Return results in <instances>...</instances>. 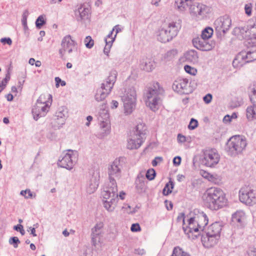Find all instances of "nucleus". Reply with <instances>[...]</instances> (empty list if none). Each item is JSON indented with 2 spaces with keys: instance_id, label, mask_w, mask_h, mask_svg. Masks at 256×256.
<instances>
[{
  "instance_id": "nucleus-1",
  "label": "nucleus",
  "mask_w": 256,
  "mask_h": 256,
  "mask_svg": "<svg viewBox=\"0 0 256 256\" xmlns=\"http://www.w3.org/2000/svg\"><path fill=\"white\" fill-rule=\"evenodd\" d=\"M117 74L118 73L116 70H112L108 78L102 84L101 87L97 90L95 95V100L97 102H103L98 116V120L100 122V128L102 130V136H107L110 133V129L109 114L105 108L106 102L104 100L114 86Z\"/></svg>"
},
{
  "instance_id": "nucleus-2",
  "label": "nucleus",
  "mask_w": 256,
  "mask_h": 256,
  "mask_svg": "<svg viewBox=\"0 0 256 256\" xmlns=\"http://www.w3.org/2000/svg\"><path fill=\"white\" fill-rule=\"evenodd\" d=\"M193 216L188 219V226H184L183 230L190 239L194 240L200 236L208 222L206 214L203 212L194 210Z\"/></svg>"
},
{
  "instance_id": "nucleus-3",
  "label": "nucleus",
  "mask_w": 256,
  "mask_h": 256,
  "mask_svg": "<svg viewBox=\"0 0 256 256\" xmlns=\"http://www.w3.org/2000/svg\"><path fill=\"white\" fill-rule=\"evenodd\" d=\"M256 33L248 38L245 44L246 50L238 53L232 62L234 67L239 68L244 64L256 60Z\"/></svg>"
},
{
  "instance_id": "nucleus-4",
  "label": "nucleus",
  "mask_w": 256,
  "mask_h": 256,
  "mask_svg": "<svg viewBox=\"0 0 256 256\" xmlns=\"http://www.w3.org/2000/svg\"><path fill=\"white\" fill-rule=\"evenodd\" d=\"M204 200L211 209L218 210L224 206V194L217 188H208L204 194Z\"/></svg>"
},
{
  "instance_id": "nucleus-5",
  "label": "nucleus",
  "mask_w": 256,
  "mask_h": 256,
  "mask_svg": "<svg viewBox=\"0 0 256 256\" xmlns=\"http://www.w3.org/2000/svg\"><path fill=\"white\" fill-rule=\"evenodd\" d=\"M164 90L158 82H154L150 86L146 94V104L150 110L156 112L161 103V96Z\"/></svg>"
},
{
  "instance_id": "nucleus-6",
  "label": "nucleus",
  "mask_w": 256,
  "mask_h": 256,
  "mask_svg": "<svg viewBox=\"0 0 256 256\" xmlns=\"http://www.w3.org/2000/svg\"><path fill=\"white\" fill-rule=\"evenodd\" d=\"M246 146V140L244 136H233L226 142V152L228 155L236 157L242 154Z\"/></svg>"
},
{
  "instance_id": "nucleus-7",
  "label": "nucleus",
  "mask_w": 256,
  "mask_h": 256,
  "mask_svg": "<svg viewBox=\"0 0 256 256\" xmlns=\"http://www.w3.org/2000/svg\"><path fill=\"white\" fill-rule=\"evenodd\" d=\"M122 100L123 102L124 114L126 115L131 114L136 106V92L135 88L130 86L126 88L122 96Z\"/></svg>"
},
{
  "instance_id": "nucleus-8",
  "label": "nucleus",
  "mask_w": 256,
  "mask_h": 256,
  "mask_svg": "<svg viewBox=\"0 0 256 256\" xmlns=\"http://www.w3.org/2000/svg\"><path fill=\"white\" fill-rule=\"evenodd\" d=\"M78 156L77 151L68 150L66 153H63L60 158L58 164L67 170H72L77 162Z\"/></svg>"
},
{
  "instance_id": "nucleus-9",
  "label": "nucleus",
  "mask_w": 256,
  "mask_h": 256,
  "mask_svg": "<svg viewBox=\"0 0 256 256\" xmlns=\"http://www.w3.org/2000/svg\"><path fill=\"white\" fill-rule=\"evenodd\" d=\"M60 46L61 48H60L58 52L62 58H63L66 54H70L77 51L76 42L69 34L63 38Z\"/></svg>"
},
{
  "instance_id": "nucleus-10",
  "label": "nucleus",
  "mask_w": 256,
  "mask_h": 256,
  "mask_svg": "<svg viewBox=\"0 0 256 256\" xmlns=\"http://www.w3.org/2000/svg\"><path fill=\"white\" fill-rule=\"evenodd\" d=\"M219 160V155L214 149L204 150L203 154L200 158L202 164L210 168L216 164L218 162Z\"/></svg>"
},
{
  "instance_id": "nucleus-11",
  "label": "nucleus",
  "mask_w": 256,
  "mask_h": 256,
  "mask_svg": "<svg viewBox=\"0 0 256 256\" xmlns=\"http://www.w3.org/2000/svg\"><path fill=\"white\" fill-rule=\"evenodd\" d=\"M239 200L246 205H252L256 202V194L248 186L242 187L239 191Z\"/></svg>"
},
{
  "instance_id": "nucleus-12",
  "label": "nucleus",
  "mask_w": 256,
  "mask_h": 256,
  "mask_svg": "<svg viewBox=\"0 0 256 256\" xmlns=\"http://www.w3.org/2000/svg\"><path fill=\"white\" fill-rule=\"evenodd\" d=\"M172 89L178 93L188 94L192 92V88L190 86V83L187 78H179L176 80L172 86Z\"/></svg>"
},
{
  "instance_id": "nucleus-13",
  "label": "nucleus",
  "mask_w": 256,
  "mask_h": 256,
  "mask_svg": "<svg viewBox=\"0 0 256 256\" xmlns=\"http://www.w3.org/2000/svg\"><path fill=\"white\" fill-rule=\"evenodd\" d=\"M189 8L190 14L194 16L202 18L210 10L208 7L202 4L192 2L186 8Z\"/></svg>"
},
{
  "instance_id": "nucleus-14",
  "label": "nucleus",
  "mask_w": 256,
  "mask_h": 256,
  "mask_svg": "<svg viewBox=\"0 0 256 256\" xmlns=\"http://www.w3.org/2000/svg\"><path fill=\"white\" fill-rule=\"evenodd\" d=\"M246 216L245 212L238 210L232 214L230 223L238 228H243L246 224Z\"/></svg>"
},
{
  "instance_id": "nucleus-15",
  "label": "nucleus",
  "mask_w": 256,
  "mask_h": 256,
  "mask_svg": "<svg viewBox=\"0 0 256 256\" xmlns=\"http://www.w3.org/2000/svg\"><path fill=\"white\" fill-rule=\"evenodd\" d=\"M122 165L119 160H115L108 168V174L109 182L116 183V178L120 177L121 174Z\"/></svg>"
},
{
  "instance_id": "nucleus-16",
  "label": "nucleus",
  "mask_w": 256,
  "mask_h": 256,
  "mask_svg": "<svg viewBox=\"0 0 256 256\" xmlns=\"http://www.w3.org/2000/svg\"><path fill=\"white\" fill-rule=\"evenodd\" d=\"M116 196V198L118 197V188L116 183L109 182L107 186L104 188V191L102 192V196L104 199L106 200H110L111 198H114L112 196Z\"/></svg>"
},
{
  "instance_id": "nucleus-17",
  "label": "nucleus",
  "mask_w": 256,
  "mask_h": 256,
  "mask_svg": "<svg viewBox=\"0 0 256 256\" xmlns=\"http://www.w3.org/2000/svg\"><path fill=\"white\" fill-rule=\"evenodd\" d=\"M99 172L94 171L87 183L86 190L88 194H92L97 189L99 184Z\"/></svg>"
},
{
  "instance_id": "nucleus-18",
  "label": "nucleus",
  "mask_w": 256,
  "mask_h": 256,
  "mask_svg": "<svg viewBox=\"0 0 256 256\" xmlns=\"http://www.w3.org/2000/svg\"><path fill=\"white\" fill-rule=\"evenodd\" d=\"M220 238V236H213L210 233L206 232V234L202 235L201 240L204 246L210 248L214 246L218 243Z\"/></svg>"
},
{
  "instance_id": "nucleus-19",
  "label": "nucleus",
  "mask_w": 256,
  "mask_h": 256,
  "mask_svg": "<svg viewBox=\"0 0 256 256\" xmlns=\"http://www.w3.org/2000/svg\"><path fill=\"white\" fill-rule=\"evenodd\" d=\"M90 10L84 4H80L75 10V16L78 22H84L90 18Z\"/></svg>"
},
{
  "instance_id": "nucleus-20",
  "label": "nucleus",
  "mask_w": 256,
  "mask_h": 256,
  "mask_svg": "<svg viewBox=\"0 0 256 256\" xmlns=\"http://www.w3.org/2000/svg\"><path fill=\"white\" fill-rule=\"evenodd\" d=\"M207 40H204L201 37H196L193 38L192 42L194 46L198 50L202 51H208L212 50V45L208 42Z\"/></svg>"
},
{
  "instance_id": "nucleus-21",
  "label": "nucleus",
  "mask_w": 256,
  "mask_h": 256,
  "mask_svg": "<svg viewBox=\"0 0 256 256\" xmlns=\"http://www.w3.org/2000/svg\"><path fill=\"white\" fill-rule=\"evenodd\" d=\"M49 110L46 106H42L36 104L32 108V114L34 118L37 120L41 117L44 116Z\"/></svg>"
},
{
  "instance_id": "nucleus-22",
  "label": "nucleus",
  "mask_w": 256,
  "mask_h": 256,
  "mask_svg": "<svg viewBox=\"0 0 256 256\" xmlns=\"http://www.w3.org/2000/svg\"><path fill=\"white\" fill-rule=\"evenodd\" d=\"M244 32L245 34L244 37L245 38H248L252 36H255L256 34V18L254 20H249L246 27L240 30V32L242 34H244Z\"/></svg>"
},
{
  "instance_id": "nucleus-23",
  "label": "nucleus",
  "mask_w": 256,
  "mask_h": 256,
  "mask_svg": "<svg viewBox=\"0 0 256 256\" xmlns=\"http://www.w3.org/2000/svg\"><path fill=\"white\" fill-rule=\"evenodd\" d=\"M104 226L102 222L96 224L94 228L92 229V242L94 246H96L98 242L100 241L99 236L102 232Z\"/></svg>"
},
{
  "instance_id": "nucleus-24",
  "label": "nucleus",
  "mask_w": 256,
  "mask_h": 256,
  "mask_svg": "<svg viewBox=\"0 0 256 256\" xmlns=\"http://www.w3.org/2000/svg\"><path fill=\"white\" fill-rule=\"evenodd\" d=\"M144 140L134 134L128 140L127 148L129 150H134L139 148Z\"/></svg>"
},
{
  "instance_id": "nucleus-25",
  "label": "nucleus",
  "mask_w": 256,
  "mask_h": 256,
  "mask_svg": "<svg viewBox=\"0 0 256 256\" xmlns=\"http://www.w3.org/2000/svg\"><path fill=\"white\" fill-rule=\"evenodd\" d=\"M52 102V96L49 94H42L36 101V104L46 106L47 108H50Z\"/></svg>"
},
{
  "instance_id": "nucleus-26",
  "label": "nucleus",
  "mask_w": 256,
  "mask_h": 256,
  "mask_svg": "<svg viewBox=\"0 0 256 256\" xmlns=\"http://www.w3.org/2000/svg\"><path fill=\"white\" fill-rule=\"evenodd\" d=\"M173 38L169 34L164 28H162L157 36V39L162 42L166 43L171 40Z\"/></svg>"
},
{
  "instance_id": "nucleus-27",
  "label": "nucleus",
  "mask_w": 256,
  "mask_h": 256,
  "mask_svg": "<svg viewBox=\"0 0 256 256\" xmlns=\"http://www.w3.org/2000/svg\"><path fill=\"white\" fill-rule=\"evenodd\" d=\"M140 68L146 71H152L156 66L155 62L149 58L143 59L140 64Z\"/></svg>"
},
{
  "instance_id": "nucleus-28",
  "label": "nucleus",
  "mask_w": 256,
  "mask_h": 256,
  "mask_svg": "<svg viewBox=\"0 0 256 256\" xmlns=\"http://www.w3.org/2000/svg\"><path fill=\"white\" fill-rule=\"evenodd\" d=\"M146 126L143 123L138 124L136 128V130L134 134L144 140L146 138Z\"/></svg>"
},
{
  "instance_id": "nucleus-29",
  "label": "nucleus",
  "mask_w": 256,
  "mask_h": 256,
  "mask_svg": "<svg viewBox=\"0 0 256 256\" xmlns=\"http://www.w3.org/2000/svg\"><path fill=\"white\" fill-rule=\"evenodd\" d=\"M112 196H114V198H111L110 200H104V206L106 209L110 212L114 211L118 200V198H116V196L113 195Z\"/></svg>"
},
{
  "instance_id": "nucleus-30",
  "label": "nucleus",
  "mask_w": 256,
  "mask_h": 256,
  "mask_svg": "<svg viewBox=\"0 0 256 256\" xmlns=\"http://www.w3.org/2000/svg\"><path fill=\"white\" fill-rule=\"evenodd\" d=\"M216 32L218 35L224 34V18H218L214 22Z\"/></svg>"
},
{
  "instance_id": "nucleus-31",
  "label": "nucleus",
  "mask_w": 256,
  "mask_h": 256,
  "mask_svg": "<svg viewBox=\"0 0 256 256\" xmlns=\"http://www.w3.org/2000/svg\"><path fill=\"white\" fill-rule=\"evenodd\" d=\"M222 230V226L218 222H216L212 224L208 228V231L207 233H210L213 236H220V233Z\"/></svg>"
},
{
  "instance_id": "nucleus-32",
  "label": "nucleus",
  "mask_w": 256,
  "mask_h": 256,
  "mask_svg": "<svg viewBox=\"0 0 256 256\" xmlns=\"http://www.w3.org/2000/svg\"><path fill=\"white\" fill-rule=\"evenodd\" d=\"M192 1L193 0H176L175 6L179 10L183 12L192 2Z\"/></svg>"
},
{
  "instance_id": "nucleus-33",
  "label": "nucleus",
  "mask_w": 256,
  "mask_h": 256,
  "mask_svg": "<svg viewBox=\"0 0 256 256\" xmlns=\"http://www.w3.org/2000/svg\"><path fill=\"white\" fill-rule=\"evenodd\" d=\"M168 30L169 34H170L172 38L176 36L178 32V28L174 22H171L164 28Z\"/></svg>"
},
{
  "instance_id": "nucleus-34",
  "label": "nucleus",
  "mask_w": 256,
  "mask_h": 256,
  "mask_svg": "<svg viewBox=\"0 0 256 256\" xmlns=\"http://www.w3.org/2000/svg\"><path fill=\"white\" fill-rule=\"evenodd\" d=\"M248 120L250 121L256 119V104L248 106L246 110Z\"/></svg>"
},
{
  "instance_id": "nucleus-35",
  "label": "nucleus",
  "mask_w": 256,
  "mask_h": 256,
  "mask_svg": "<svg viewBox=\"0 0 256 256\" xmlns=\"http://www.w3.org/2000/svg\"><path fill=\"white\" fill-rule=\"evenodd\" d=\"M67 110L64 107H61L56 112V117L60 119V123L65 124L66 118Z\"/></svg>"
},
{
  "instance_id": "nucleus-36",
  "label": "nucleus",
  "mask_w": 256,
  "mask_h": 256,
  "mask_svg": "<svg viewBox=\"0 0 256 256\" xmlns=\"http://www.w3.org/2000/svg\"><path fill=\"white\" fill-rule=\"evenodd\" d=\"M228 100H230L228 103V106L232 108H234L240 106L242 103V99L236 96L232 97L228 96Z\"/></svg>"
},
{
  "instance_id": "nucleus-37",
  "label": "nucleus",
  "mask_w": 256,
  "mask_h": 256,
  "mask_svg": "<svg viewBox=\"0 0 256 256\" xmlns=\"http://www.w3.org/2000/svg\"><path fill=\"white\" fill-rule=\"evenodd\" d=\"M214 33V30L210 26H206L202 31L200 36L204 40H208L212 38Z\"/></svg>"
},
{
  "instance_id": "nucleus-38",
  "label": "nucleus",
  "mask_w": 256,
  "mask_h": 256,
  "mask_svg": "<svg viewBox=\"0 0 256 256\" xmlns=\"http://www.w3.org/2000/svg\"><path fill=\"white\" fill-rule=\"evenodd\" d=\"M186 59L194 63L198 61V57L196 51L194 50L188 52L186 56Z\"/></svg>"
},
{
  "instance_id": "nucleus-39",
  "label": "nucleus",
  "mask_w": 256,
  "mask_h": 256,
  "mask_svg": "<svg viewBox=\"0 0 256 256\" xmlns=\"http://www.w3.org/2000/svg\"><path fill=\"white\" fill-rule=\"evenodd\" d=\"M144 178L142 175H138L136 180V187L137 190H142L145 186Z\"/></svg>"
},
{
  "instance_id": "nucleus-40",
  "label": "nucleus",
  "mask_w": 256,
  "mask_h": 256,
  "mask_svg": "<svg viewBox=\"0 0 256 256\" xmlns=\"http://www.w3.org/2000/svg\"><path fill=\"white\" fill-rule=\"evenodd\" d=\"M178 54V50L176 48L172 49L168 51L164 56L165 61H170L172 60Z\"/></svg>"
},
{
  "instance_id": "nucleus-41",
  "label": "nucleus",
  "mask_w": 256,
  "mask_h": 256,
  "mask_svg": "<svg viewBox=\"0 0 256 256\" xmlns=\"http://www.w3.org/2000/svg\"><path fill=\"white\" fill-rule=\"evenodd\" d=\"M170 256H190V255L187 252H184L182 248L176 246L173 249Z\"/></svg>"
},
{
  "instance_id": "nucleus-42",
  "label": "nucleus",
  "mask_w": 256,
  "mask_h": 256,
  "mask_svg": "<svg viewBox=\"0 0 256 256\" xmlns=\"http://www.w3.org/2000/svg\"><path fill=\"white\" fill-rule=\"evenodd\" d=\"M174 186V182L170 180L168 183H167L166 184L164 188L163 189V194L165 196L168 195L170 194L172 192Z\"/></svg>"
},
{
  "instance_id": "nucleus-43",
  "label": "nucleus",
  "mask_w": 256,
  "mask_h": 256,
  "mask_svg": "<svg viewBox=\"0 0 256 256\" xmlns=\"http://www.w3.org/2000/svg\"><path fill=\"white\" fill-rule=\"evenodd\" d=\"M104 40L106 42V46L104 49V52L108 55L110 52L112 43L114 41V38H111L110 40Z\"/></svg>"
},
{
  "instance_id": "nucleus-44",
  "label": "nucleus",
  "mask_w": 256,
  "mask_h": 256,
  "mask_svg": "<svg viewBox=\"0 0 256 256\" xmlns=\"http://www.w3.org/2000/svg\"><path fill=\"white\" fill-rule=\"evenodd\" d=\"M252 94L250 96V99L254 105L256 104V85H254L252 88H250Z\"/></svg>"
},
{
  "instance_id": "nucleus-45",
  "label": "nucleus",
  "mask_w": 256,
  "mask_h": 256,
  "mask_svg": "<svg viewBox=\"0 0 256 256\" xmlns=\"http://www.w3.org/2000/svg\"><path fill=\"white\" fill-rule=\"evenodd\" d=\"M46 22L44 19V16H40L36 21V25L38 28H40L43 25L46 24Z\"/></svg>"
},
{
  "instance_id": "nucleus-46",
  "label": "nucleus",
  "mask_w": 256,
  "mask_h": 256,
  "mask_svg": "<svg viewBox=\"0 0 256 256\" xmlns=\"http://www.w3.org/2000/svg\"><path fill=\"white\" fill-rule=\"evenodd\" d=\"M156 175V172L154 169L151 168L149 169L146 174V178L150 180H153Z\"/></svg>"
},
{
  "instance_id": "nucleus-47",
  "label": "nucleus",
  "mask_w": 256,
  "mask_h": 256,
  "mask_svg": "<svg viewBox=\"0 0 256 256\" xmlns=\"http://www.w3.org/2000/svg\"><path fill=\"white\" fill-rule=\"evenodd\" d=\"M51 124H52V126L54 129H60L64 124H61V123H60V119H58V118H55L54 119L52 120Z\"/></svg>"
},
{
  "instance_id": "nucleus-48",
  "label": "nucleus",
  "mask_w": 256,
  "mask_h": 256,
  "mask_svg": "<svg viewBox=\"0 0 256 256\" xmlns=\"http://www.w3.org/2000/svg\"><path fill=\"white\" fill-rule=\"evenodd\" d=\"M84 42L86 46L88 48H91L94 44V41L90 36H87Z\"/></svg>"
},
{
  "instance_id": "nucleus-49",
  "label": "nucleus",
  "mask_w": 256,
  "mask_h": 256,
  "mask_svg": "<svg viewBox=\"0 0 256 256\" xmlns=\"http://www.w3.org/2000/svg\"><path fill=\"white\" fill-rule=\"evenodd\" d=\"M10 244L12 245L14 248L18 247V244H20V242L16 236L12 237L9 239Z\"/></svg>"
},
{
  "instance_id": "nucleus-50",
  "label": "nucleus",
  "mask_w": 256,
  "mask_h": 256,
  "mask_svg": "<svg viewBox=\"0 0 256 256\" xmlns=\"http://www.w3.org/2000/svg\"><path fill=\"white\" fill-rule=\"evenodd\" d=\"M237 117V114L236 112H233L232 115H225V122H230L232 120H236Z\"/></svg>"
},
{
  "instance_id": "nucleus-51",
  "label": "nucleus",
  "mask_w": 256,
  "mask_h": 256,
  "mask_svg": "<svg viewBox=\"0 0 256 256\" xmlns=\"http://www.w3.org/2000/svg\"><path fill=\"white\" fill-rule=\"evenodd\" d=\"M198 121L192 118L190 120L188 128L190 130H194L198 126Z\"/></svg>"
},
{
  "instance_id": "nucleus-52",
  "label": "nucleus",
  "mask_w": 256,
  "mask_h": 256,
  "mask_svg": "<svg viewBox=\"0 0 256 256\" xmlns=\"http://www.w3.org/2000/svg\"><path fill=\"white\" fill-rule=\"evenodd\" d=\"M184 70L187 73H188L194 75L196 72V69L194 68H192L190 66L188 65H186L184 67Z\"/></svg>"
},
{
  "instance_id": "nucleus-53",
  "label": "nucleus",
  "mask_w": 256,
  "mask_h": 256,
  "mask_svg": "<svg viewBox=\"0 0 256 256\" xmlns=\"http://www.w3.org/2000/svg\"><path fill=\"white\" fill-rule=\"evenodd\" d=\"M252 4L251 3H248L246 4L244 6V10L246 14L250 16L252 14Z\"/></svg>"
},
{
  "instance_id": "nucleus-54",
  "label": "nucleus",
  "mask_w": 256,
  "mask_h": 256,
  "mask_svg": "<svg viewBox=\"0 0 256 256\" xmlns=\"http://www.w3.org/2000/svg\"><path fill=\"white\" fill-rule=\"evenodd\" d=\"M56 86L58 88L60 86V84L62 86H65L66 84V82L62 80L59 77L55 78Z\"/></svg>"
},
{
  "instance_id": "nucleus-55",
  "label": "nucleus",
  "mask_w": 256,
  "mask_h": 256,
  "mask_svg": "<svg viewBox=\"0 0 256 256\" xmlns=\"http://www.w3.org/2000/svg\"><path fill=\"white\" fill-rule=\"evenodd\" d=\"M163 158L161 156H156L155 158L152 161V165L154 166H156L158 165V164L159 162H162Z\"/></svg>"
},
{
  "instance_id": "nucleus-56",
  "label": "nucleus",
  "mask_w": 256,
  "mask_h": 256,
  "mask_svg": "<svg viewBox=\"0 0 256 256\" xmlns=\"http://www.w3.org/2000/svg\"><path fill=\"white\" fill-rule=\"evenodd\" d=\"M212 98V95L210 94H208L204 96L203 100L206 104H208L211 102Z\"/></svg>"
},
{
  "instance_id": "nucleus-57",
  "label": "nucleus",
  "mask_w": 256,
  "mask_h": 256,
  "mask_svg": "<svg viewBox=\"0 0 256 256\" xmlns=\"http://www.w3.org/2000/svg\"><path fill=\"white\" fill-rule=\"evenodd\" d=\"M182 160L181 157L180 156H176L173 159V164L175 166H178L180 164Z\"/></svg>"
},
{
  "instance_id": "nucleus-58",
  "label": "nucleus",
  "mask_w": 256,
  "mask_h": 256,
  "mask_svg": "<svg viewBox=\"0 0 256 256\" xmlns=\"http://www.w3.org/2000/svg\"><path fill=\"white\" fill-rule=\"evenodd\" d=\"M132 232H138L140 230V227L138 224H133L130 228Z\"/></svg>"
},
{
  "instance_id": "nucleus-59",
  "label": "nucleus",
  "mask_w": 256,
  "mask_h": 256,
  "mask_svg": "<svg viewBox=\"0 0 256 256\" xmlns=\"http://www.w3.org/2000/svg\"><path fill=\"white\" fill-rule=\"evenodd\" d=\"M200 173L203 178L208 180H210V178H212V176L208 172L204 170H201Z\"/></svg>"
},
{
  "instance_id": "nucleus-60",
  "label": "nucleus",
  "mask_w": 256,
  "mask_h": 256,
  "mask_svg": "<svg viewBox=\"0 0 256 256\" xmlns=\"http://www.w3.org/2000/svg\"><path fill=\"white\" fill-rule=\"evenodd\" d=\"M0 42L4 44H7L8 45H10L12 44V40L9 38H4L0 39Z\"/></svg>"
},
{
  "instance_id": "nucleus-61",
  "label": "nucleus",
  "mask_w": 256,
  "mask_h": 256,
  "mask_svg": "<svg viewBox=\"0 0 256 256\" xmlns=\"http://www.w3.org/2000/svg\"><path fill=\"white\" fill-rule=\"evenodd\" d=\"M26 193L28 195L26 196V198H32L36 197V194H33V193L30 191V189H26Z\"/></svg>"
},
{
  "instance_id": "nucleus-62",
  "label": "nucleus",
  "mask_w": 256,
  "mask_h": 256,
  "mask_svg": "<svg viewBox=\"0 0 256 256\" xmlns=\"http://www.w3.org/2000/svg\"><path fill=\"white\" fill-rule=\"evenodd\" d=\"M178 220H182L183 221V222H184L183 226H187L185 224V216H184V213L180 214L178 217ZM184 226H182V228Z\"/></svg>"
},
{
  "instance_id": "nucleus-63",
  "label": "nucleus",
  "mask_w": 256,
  "mask_h": 256,
  "mask_svg": "<svg viewBox=\"0 0 256 256\" xmlns=\"http://www.w3.org/2000/svg\"><path fill=\"white\" fill-rule=\"evenodd\" d=\"M177 138H178V141L180 142H184L186 140V137L181 134H178Z\"/></svg>"
},
{
  "instance_id": "nucleus-64",
  "label": "nucleus",
  "mask_w": 256,
  "mask_h": 256,
  "mask_svg": "<svg viewBox=\"0 0 256 256\" xmlns=\"http://www.w3.org/2000/svg\"><path fill=\"white\" fill-rule=\"evenodd\" d=\"M250 256H256V248H254L249 252Z\"/></svg>"
}]
</instances>
